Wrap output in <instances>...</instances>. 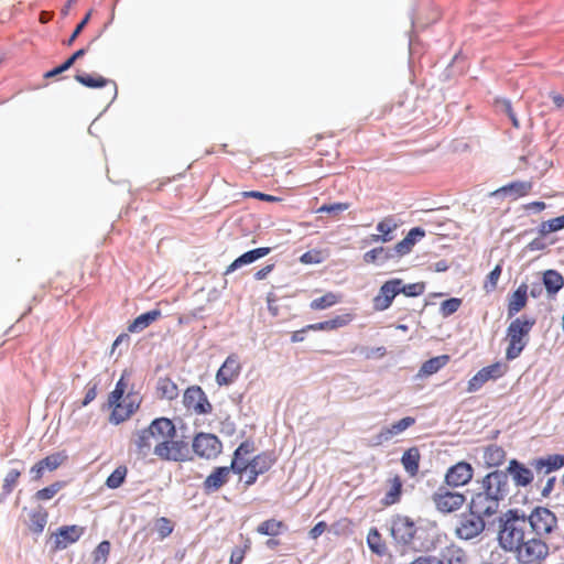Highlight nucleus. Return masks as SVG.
<instances>
[{"mask_svg": "<svg viewBox=\"0 0 564 564\" xmlns=\"http://www.w3.org/2000/svg\"><path fill=\"white\" fill-rule=\"evenodd\" d=\"M47 518L48 514L44 510L32 512L30 516V530L36 534L42 533L47 523Z\"/></svg>", "mask_w": 564, "mask_h": 564, "instance_id": "nucleus-44", "label": "nucleus"}, {"mask_svg": "<svg viewBox=\"0 0 564 564\" xmlns=\"http://www.w3.org/2000/svg\"><path fill=\"white\" fill-rule=\"evenodd\" d=\"M367 544L369 549L377 555L386 554L387 546L377 528H371L367 535Z\"/></svg>", "mask_w": 564, "mask_h": 564, "instance_id": "nucleus-41", "label": "nucleus"}, {"mask_svg": "<svg viewBox=\"0 0 564 564\" xmlns=\"http://www.w3.org/2000/svg\"><path fill=\"white\" fill-rule=\"evenodd\" d=\"M449 361V356L442 355L437 357H433L425 362H423L420 368L419 375L423 377H427L436 373L440 369H442Z\"/></svg>", "mask_w": 564, "mask_h": 564, "instance_id": "nucleus-38", "label": "nucleus"}, {"mask_svg": "<svg viewBox=\"0 0 564 564\" xmlns=\"http://www.w3.org/2000/svg\"><path fill=\"white\" fill-rule=\"evenodd\" d=\"M513 552L522 564H541L549 555V545L540 538H531Z\"/></svg>", "mask_w": 564, "mask_h": 564, "instance_id": "nucleus-8", "label": "nucleus"}, {"mask_svg": "<svg viewBox=\"0 0 564 564\" xmlns=\"http://www.w3.org/2000/svg\"><path fill=\"white\" fill-rule=\"evenodd\" d=\"M162 316V312L159 308L151 310L145 312L138 317H135L129 325L128 332L130 333H140L149 327L152 323L158 321Z\"/></svg>", "mask_w": 564, "mask_h": 564, "instance_id": "nucleus-30", "label": "nucleus"}, {"mask_svg": "<svg viewBox=\"0 0 564 564\" xmlns=\"http://www.w3.org/2000/svg\"><path fill=\"white\" fill-rule=\"evenodd\" d=\"M286 530L283 521L268 519L258 524L256 531L261 535L276 536Z\"/></svg>", "mask_w": 564, "mask_h": 564, "instance_id": "nucleus-36", "label": "nucleus"}, {"mask_svg": "<svg viewBox=\"0 0 564 564\" xmlns=\"http://www.w3.org/2000/svg\"><path fill=\"white\" fill-rule=\"evenodd\" d=\"M250 540L247 539L243 547H235L231 551L229 563L228 564H241L246 553L250 550Z\"/></svg>", "mask_w": 564, "mask_h": 564, "instance_id": "nucleus-53", "label": "nucleus"}, {"mask_svg": "<svg viewBox=\"0 0 564 564\" xmlns=\"http://www.w3.org/2000/svg\"><path fill=\"white\" fill-rule=\"evenodd\" d=\"M402 221L393 215L386 216L378 225L379 235H372L373 241L389 242L393 239L392 232L401 226Z\"/></svg>", "mask_w": 564, "mask_h": 564, "instance_id": "nucleus-24", "label": "nucleus"}, {"mask_svg": "<svg viewBox=\"0 0 564 564\" xmlns=\"http://www.w3.org/2000/svg\"><path fill=\"white\" fill-rule=\"evenodd\" d=\"M270 250V248L262 247L245 252L227 267L225 274H229L242 265L254 262L256 260L267 256Z\"/></svg>", "mask_w": 564, "mask_h": 564, "instance_id": "nucleus-28", "label": "nucleus"}, {"mask_svg": "<svg viewBox=\"0 0 564 564\" xmlns=\"http://www.w3.org/2000/svg\"><path fill=\"white\" fill-rule=\"evenodd\" d=\"M20 476L21 470L19 469H10L7 473L2 484V490L4 495H10L13 491L14 487L19 481Z\"/></svg>", "mask_w": 564, "mask_h": 564, "instance_id": "nucleus-49", "label": "nucleus"}, {"mask_svg": "<svg viewBox=\"0 0 564 564\" xmlns=\"http://www.w3.org/2000/svg\"><path fill=\"white\" fill-rule=\"evenodd\" d=\"M528 285L521 283L508 297L507 314L511 318L521 312L528 303Z\"/></svg>", "mask_w": 564, "mask_h": 564, "instance_id": "nucleus-23", "label": "nucleus"}, {"mask_svg": "<svg viewBox=\"0 0 564 564\" xmlns=\"http://www.w3.org/2000/svg\"><path fill=\"white\" fill-rule=\"evenodd\" d=\"M533 183L531 181H516L501 186L492 195H509L512 199L524 197L531 193Z\"/></svg>", "mask_w": 564, "mask_h": 564, "instance_id": "nucleus-25", "label": "nucleus"}, {"mask_svg": "<svg viewBox=\"0 0 564 564\" xmlns=\"http://www.w3.org/2000/svg\"><path fill=\"white\" fill-rule=\"evenodd\" d=\"M183 404L188 411L195 414H208L213 411L207 395L199 386H191L185 390Z\"/></svg>", "mask_w": 564, "mask_h": 564, "instance_id": "nucleus-12", "label": "nucleus"}, {"mask_svg": "<svg viewBox=\"0 0 564 564\" xmlns=\"http://www.w3.org/2000/svg\"><path fill=\"white\" fill-rule=\"evenodd\" d=\"M319 254V251H307L301 256L300 261L305 264L318 263L321 262Z\"/></svg>", "mask_w": 564, "mask_h": 564, "instance_id": "nucleus-58", "label": "nucleus"}, {"mask_svg": "<svg viewBox=\"0 0 564 564\" xmlns=\"http://www.w3.org/2000/svg\"><path fill=\"white\" fill-rule=\"evenodd\" d=\"M415 419L412 416H405L398 422L391 424L390 426L383 427L380 433L377 435V445L382 444L383 442L390 441L392 437L403 433L406 429L414 425Z\"/></svg>", "mask_w": 564, "mask_h": 564, "instance_id": "nucleus-22", "label": "nucleus"}, {"mask_svg": "<svg viewBox=\"0 0 564 564\" xmlns=\"http://www.w3.org/2000/svg\"><path fill=\"white\" fill-rule=\"evenodd\" d=\"M245 196L246 197L257 198V199L269 202V203H276V202H281L282 200L281 197L269 195V194H264V193L258 192V191L246 192Z\"/></svg>", "mask_w": 564, "mask_h": 564, "instance_id": "nucleus-56", "label": "nucleus"}, {"mask_svg": "<svg viewBox=\"0 0 564 564\" xmlns=\"http://www.w3.org/2000/svg\"><path fill=\"white\" fill-rule=\"evenodd\" d=\"M111 550L109 541H101L94 551V561L96 563H106Z\"/></svg>", "mask_w": 564, "mask_h": 564, "instance_id": "nucleus-51", "label": "nucleus"}, {"mask_svg": "<svg viewBox=\"0 0 564 564\" xmlns=\"http://www.w3.org/2000/svg\"><path fill=\"white\" fill-rule=\"evenodd\" d=\"M84 533L85 528L76 524L58 528L57 531L51 535L52 552L66 549L68 545L77 542Z\"/></svg>", "mask_w": 564, "mask_h": 564, "instance_id": "nucleus-15", "label": "nucleus"}, {"mask_svg": "<svg viewBox=\"0 0 564 564\" xmlns=\"http://www.w3.org/2000/svg\"><path fill=\"white\" fill-rule=\"evenodd\" d=\"M527 520L538 536L549 535L557 528L556 516L545 507L534 508Z\"/></svg>", "mask_w": 564, "mask_h": 564, "instance_id": "nucleus-9", "label": "nucleus"}, {"mask_svg": "<svg viewBox=\"0 0 564 564\" xmlns=\"http://www.w3.org/2000/svg\"><path fill=\"white\" fill-rule=\"evenodd\" d=\"M341 300V294L335 292H326L323 296L314 299L310 303V307L313 311H322L340 303Z\"/></svg>", "mask_w": 564, "mask_h": 564, "instance_id": "nucleus-37", "label": "nucleus"}, {"mask_svg": "<svg viewBox=\"0 0 564 564\" xmlns=\"http://www.w3.org/2000/svg\"><path fill=\"white\" fill-rule=\"evenodd\" d=\"M506 460V452L496 444L489 445L484 452V462L487 467H499Z\"/></svg>", "mask_w": 564, "mask_h": 564, "instance_id": "nucleus-34", "label": "nucleus"}, {"mask_svg": "<svg viewBox=\"0 0 564 564\" xmlns=\"http://www.w3.org/2000/svg\"><path fill=\"white\" fill-rule=\"evenodd\" d=\"M401 283V279H392L381 285L378 295L373 299L376 311H384L391 306L394 297L400 293Z\"/></svg>", "mask_w": 564, "mask_h": 564, "instance_id": "nucleus-19", "label": "nucleus"}, {"mask_svg": "<svg viewBox=\"0 0 564 564\" xmlns=\"http://www.w3.org/2000/svg\"><path fill=\"white\" fill-rule=\"evenodd\" d=\"M128 468L124 465L118 466L106 479V486L110 489L119 488L126 480Z\"/></svg>", "mask_w": 564, "mask_h": 564, "instance_id": "nucleus-43", "label": "nucleus"}, {"mask_svg": "<svg viewBox=\"0 0 564 564\" xmlns=\"http://www.w3.org/2000/svg\"><path fill=\"white\" fill-rule=\"evenodd\" d=\"M420 459L421 455L417 447H411L403 453L401 463L410 476H415L419 473Z\"/></svg>", "mask_w": 564, "mask_h": 564, "instance_id": "nucleus-33", "label": "nucleus"}, {"mask_svg": "<svg viewBox=\"0 0 564 564\" xmlns=\"http://www.w3.org/2000/svg\"><path fill=\"white\" fill-rule=\"evenodd\" d=\"M161 446L155 451L154 455L161 460L167 462H185L189 456L188 444L176 438V433H167Z\"/></svg>", "mask_w": 564, "mask_h": 564, "instance_id": "nucleus-7", "label": "nucleus"}, {"mask_svg": "<svg viewBox=\"0 0 564 564\" xmlns=\"http://www.w3.org/2000/svg\"><path fill=\"white\" fill-rule=\"evenodd\" d=\"M349 206L350 205L348 203L324 204L316 212L337 215L339 213L347 210Z\"/></svg>", "mask_w": 564, "mask_h": 564, "instance_id": "nucleus-54", "label": "nucleus"}, {"mask_svg": "<svg viewBox=\"0 0 564 564\" xmlns=\"http://www.w3.org/2000/svg\"><path fill=\"white\" fill-rule=\"evenodd\" d=\"M327 529V524L324 521H321L316 523L311 530H310V536L313 540H316L319 538Z\"/></svg>", "mask_w": 564, "mask_h": 564, "instance_id": "nucleus-62", "label": "nucleus"}, {"mask_svg": "<svg viewBox=\"0 0 564 564\" xmlns=\"http://www.w3.org/2000/svg\"><path fill=\"white\" fill-rule=\"evenodd\" d=\"M416 532L415 523L408 517L398 516L391 523V535L397 543L410 544Z\"/></svg>", "mask_w": 564, "mask_h": 564, "instance_id": "nucleus-18", "label": "nucleus"}, {"mask_svg": "<svg viewBox=\"0 0 564 564\" xmlns=\"http://www.w3.org/2000/svg\"><path fill=\"white\" fill-rule=\"evenodd\" d=\"M485 528V520L469 512L460 517L455 528V535L460 540H471L482 533Z\"/></svg>", "mask_w": 564, "mask_h": 564, "instance_id": "nucleus-14", "label": "nucleus"}, {"mask_svg": "<svg viewBox=\"0 0 564 564\" xmlns=\"http://www.w3.org/2000/svg\"><path fill=\"white\" fill-rule=\"evenodd\" d=\"M154 528L158 532L160 540L167 538L174 530V523L166 517L158 518L154 522Z\"/></svg>", "mask_w": 564, "mask_h": 564, "instance_id": "nucleus-45", "label": "nucleus"}, {"mask_svg": "<svg viewBox=\"0 0 564 564\" xmlns=\"http://www.w3.org/2000/svg\"><path fill=\"white\" fill-rule=\"evenodd\" d=\"M303 330H332L329 319L306 325Z\"/></svg>", "mask_w": 564, "mask_h": 564, "instance_id": "nucleus-63", "label": "nucleus"}, {"mask_svg": "<svg viewBox=\"0 0 564 564\" xmlns=\"http://www.w3.org/2000/svg\"><path fill=\"white\" fill-rule=\"evenodd\" d=\"M256 451L254 442L251 440L243 441L234 452L231 468L232 473L245 476V485H253L260 475L268 473L275 464V456L271 452H261L252 459L247 456Z\"/></svg>", "mask_w": 564, "mask_h": 564, "instance_id": "nucleus-2", "label": "nucleus"}, {"mask_svg": "<svg viewBox=\"0 0 564 564\" xmlns=\"http://www.w3.org/2000/svg\"><path fill=\"white\" fill-rule=\"evenodd\" d=\"M441 561L444 564H467L468 555L463 547L452 543L443 550Z\"/></svg>", "mask_w": 564, "mask_h": 564, "instance_id": "nucleus-31", "label": "nucleus"}, {"mask_svg": "<svg viewBox=\"0 0 564 564\" xmlns=\"http://www.w3.org/2000/svg\"><path fill=\"white\" fill-rule=\"evenodd\" d=\"M462 306V300L458 297H451L441 303L440 312L443 317H448L456 313Z\"/></svg>", "mask_w": 564, "mask_h": 564, "instance_id": "nucleus-50", "label": "nucleus"}, {"mask_svg": "<svg viewBox=\"0 0 564 564\" xmlns=\"http://www.w3.org/2000/svg\"><path fill=\"white\" fill-rule=\"evenodd\" d=\"M536 473L549 474L564 466V455L554 454L546 457L538 458L532 462Z\"/></svg>", "mask_w": 564, "mask_h": 564, "instance_id": "nucleus-29", "label": "nucleus"}, {"mask_svg": "<svg viewBox=\"0 0 564 564\" xmlns=\"http://www.w3.org/2000/svg\"><path fill=\"white\" fill-rule=\"evenodd\" d=\"M354 317H355L354 314L345 313L341 315H337L334 318H330L329 324H330L332 330L347 326L348 324H350L352 322Z\"/></svg>", "mask_w": 564, "mask_h": 564, "instance_id": "nucleus-55", "label": "nucleus"}, {"mask_svg": "<svg viewBox=\"0 0 564 564\" xmlns=\"http://www.w3.org/2000/svg\"><path fill=\"white\" fill-rule=\"evenodd\" d=\"M176 433V427L172 420L167 417H158L153 420L145 429L138 431L132 440L135 453L141 457H147L161 446L167 433Z\"/></svg>", "mask_w": 564, "mask_h": 564, "instance_id": "nucleus-3", "label": "nucleus"}, {"mask_svg": "<svg viewBox=\"0 0 564 564\" xmlns=\"http://www.w3.org/2000/svg\"><path fill=\"white\" fill-rule=\"evenodd\" d=\"M543 284L550 294H555L563 288L564 279L557 271L547 270L543 274Z\"/></svg>", "mask_w": 564, "mask_h": 564, "instance_id": "nucleus-39", "label": "nucleus"}, {"mask_svg": "<svg viewBox=\"0 0 564 564\" xmlns=\"http://www.w3.org/2000/svg\"><path fill=\"white\" fill-rule=\"evenodd\" d=\"M97 397V386L94 384L93 387L88 388L85 394V398L82 402L83 406L88 405L91 401H94Z\"/></svg>", "mask_w": 564, "mask_h": 564, "instance_id": "nucleus-64", "label": "nucleus"}, {"mask_svg": "<svg viewBox=\"0 0 564 564\" xmlns=\"http://www.w3.org/2000/svg\"><path fill=\"white\" fill-rule=\"evenodd\" d=\"M126 391L123 390H120V389H113L109 395H108V400H107V404L108 406L110 408L111 405L116 404L117 402H119L121 399L124 398L126 395Z\"/></svg>", "mask_w": 564, "mask_h": 564, "instance_id": "nucleus-60", "label": "nucleus"}, {"mask_svg": "<svg viewBox=\"0 0 564 564\" xmlns=\"http://www.w3.org/2000/svg\"><path fill=\"white\" fill-rule=\"evenodd\" d=\"M390 258V254L386 251L383 247H377L364 254V261L368 264L377 263L378 261H387Z\"/></svg>", "mask_w": 564, "mask_h": 564, "instance_id": "nucleus-46", "label": "nucleus"}, {"mask_svg": "<svg viewBox=\"0 0 564 564\" xmlns=\"http://www.w3.org/2000/svg\"><path fill=\"white\" fill-rule=\"evenodd\" d=\"M89 50V45L86 48L77 50L73 55H70L63 64L66 65V68L69 69L75 62L83 57L87 51Z\"/></svg>", "mask_w": 564, "mask_h": 564, "instance_id": "nucleus-61", "label": "nucleus"}, {"mask_svg": "<svg viewBox=\"0 0 564 564\" xmlns=\"http://www.w3.org/2000/svg\"><path fill=\"white\" fill-rule=\"evenodd\" d=\"M432 502L435 509L443 513H454L463 508L466 502V496L459 491H454L451 487L441 486L433 492Z\"/></svg>", "mask_w": 564, "mask_h": 564, "instance_id": "nucleus-6", "label": "nucleus"}, {"mask_svg": "<svg viewBox=\"0 0 564 564\" xmlns=\"http://www.w3.org/2000/svg\"><path fill=\"white\" fill-rule=\"evenodd\" d=\"M232 471L230 466L216 467L210 475L206 477L203 482V488L206 494H212L219 490L229 480L230 473Z\"/></svg>", "mask_w": 564, "mask_h": 564, "instance_id": "nucleus-21", "label": "nucleus"}, {"mask_svg": "<svg viewBox=\"0 0 564 564\" xmlns=\"http://www.w3.org/2000/svg\"><path fill=\"white\" fill-rule=\"evenodd\" d=\"M65 481H55L50 486L37 490L34 495V498L39 501L51 500L57 495L59 490H62L65 487Z\"/></svg>", "mask_w": 564, "mask_h": 564, "instance_id": "nucleus-42", "label": "nucleus"}, {"mask_svg": "<svg viewBox=\"0 0 564 564\" xmlns=\"http://www.w3.org/2000/svg\"><path fill=\"white\" fill-rule=\"evenodd\" d=\"M563 228H564V214L562 216L543 221L540 226V232L542 235H547L550 232L558 231Z\"/></svg>", "mask_w": 564, "mask_h": 564, "instance_id": "nucleus-48", "label": "nucleus"}, {"mask_svg": "<svg viewBox=\"0 0 564 564\" xmlns=\"http://www.w3.org/2000/svg\"><path fill=\"white\" fill-rule=\"evenodd\" d=\"M508 475L502 470H495L481 480V490L476 492L469 502V511L484 518H490L499 510L500 501L508 494Z\"/></svg>", "mask_w": 564, "mask_h": 564, "instance_id": "nucleus-1", "label": "nucleus"}, {"mask_svg": "<svg viewBox=\"0 0 564 564\" xmlns=\"http://www.w3.org/2000/svg\"><path fill=\"white\" fill-rule=\"evenodd\" d=\"M66 459L67 455L64 452L53 453L40 459L30 468L31 479L33 481H40L43 478L45 471L56 470L66 462Z\"/></svg>", "mask_w": 564, "mask_h": 564, "instance_id": "nucleus-17", "label": "nucleus"}, {"mask_svg": "<svg viewBox=\"0 0 564 564\" xmlns=\"http://www.w3.org/2000/svg\"><path fill=\"white\" fill-rule=\"evenodd\" d=\"M141 399L138 393L127 392L123 399L111 405L109 421L112 424H120L131 417L140 406Z\"/></svg>", "mask_w": 564, "mask_h": 564, "instance_id": "nucleus-11", "label": "nucleus"}, {"mask_svg": "<svg viewBox=\"0 0 564 564\" xmlns=\"http://www.w3.org/2000/svg\"><path fill=\"white\" fill-rule=\"evenodd\" d=\"M90 12H88L84 19L77 24V26L75 28L74 32L72 33L70 37L68 39L67 41V45H72L73 42L77 39V36L80 34V32L84 30V28L86 26V24L88 23L89 19H90Z\"/></svg>", "mask_w": 564, "mask_h": 564, "instance_id": "nucleus-57", "label": "nucleus"}, {"mask_svg": "<svg viewBox=\"0 0 564 564\" xmlns=\"http://www.w3.org/2000/svg\"><path fill=\"white\" fill-rule=\"evenodd\" d=\"M425 236V231L420 227L412 228L408 235L394 246V252L399 257L410 253L416 241Z\"/></svg>", "mask_w": 564, "mask_h": 564, "instance_id": "nucleus-27", "label": "nucleus"}, {"mask_svg": "<svg viewBox=\"0 0 564 564\" xmlns=\"http://www.w3.org/2000/svg\"><path fill=\"white\" fill-rule=\"evenodd\" d=\"M389 490L386 492L382 505L388 507L392 506L400 501L401 494H402V480L400 476H394L393 478L389 479Z\"/></svg>", "mask_w": 564, "mask_h": 564, "instance_id": "nucleus-35", "label": "nucleus"}, {"mask_svg": "<svg viewBox=\"0 0 564 564\" xmlns=\"http://www.w3.org/2000/svg\"><path fill=\"white\" fill-rule=\"evenodd\" d=\"M536 319L530 315H521L510 322L506 330V359L514 360L524 350L530 340V333Z\"/></svg>", "mask_w": 564, "mask_h": 564, "instance_id": "nucleus-4", "label": "nucleus"}, {"mask_svg": "<svg viewBox=\"0 0 564 564\" xmlns=\"http://www.w3.org/2000/svg\"><path fill=\"white\" fill-rule=\"evenodd\" d=\"M502 272L501 264H497L486 276L484 282V290L487 293L494 292L497 289L498 281Z\"/></svg>", "mask_w": 564, "mask_h": 564, "instance_id": "nucleus-47", "label": "nucleus"}, {"mask_svg": "<svg viewBox=\"0 0 564 564\" xmlns=\"http://www.w3.org/2000/svg\"><path fill=\"white\" fill-rule=\"evenodd\" d=\"M223 449V444L219 438L209 433H199L194 437L193 451L203 458H216Z\"/></svg>", "mask_w": 564, "mask_h": 564, "instance_id": "nucleus-13", "label": "nucleus"}, {"mask_svg": "<svg viewBox=\"0 0 564 564\" xmlns=\"http://www.w3.org/2000/svg\"><path fill=\"white\" fill-rule=\"evenodd\" d=\"M156 394L160 399L172 401L178 398L180 390L171 378L163 377L158 380Z\"/></svg>", "mask_w": 564, "mask_h": 564, "instance_id": "nucleus-32", "label": "nucleus"}, {"mask_svg": "<svg viewBox=\"0 0 564 564\" xmlns=\"http://www.w3.org/2000/svg\"><path fill=\"white\" fill-rule=\"evenodd\" d=\"M410 564H444L441 558L432 555H422L416 557L413 562Z\"/></svg>", "mask_w": 564, "mask_h": 564, "instance_id": "nucleus-59", "label": "nucleus"}, {"mask_svg": "<svg viewBox=\"0 0 564 564\" xmlns=\"http://www.w3.org/2000/svg\"><path fill=\"white\" fill-rule=\"evenodd\" d=\"M424 291L425 285L422 282L411 283L406 285H402V283L400 284V293H403L406 296H420L424 293Z\"/></svg>", "mask_w": 564, "mask_h": 564, "instance_id": "nucleus-52", "label": "nucleus"}, {"mask_svg": "<svg viewBox=\"0 0 564 564\" xmlns=\"http://www.w3.org/2000/svg\"><path fill=\"white\" fill-rule=\"evenodd\" d=\"M75 79L76 82L88 88H101L105 87L108 83H112L116 87V84L113 82H110L109 79L100 75H90L83 73L75 75Z\"/></svg>", "mask_w": 564, "mask_h": 564, "instance_id": "nucleus-40", "label": "nucleus"}, {"mask_svg": "<svg viewBox=\"0 0 564 564\" xmlns=\"http://www.w3.org/2000/svg\"><path fill=\"white\" fill-rule=\"evenodd\" d=\"M507 470L518 487H527L533 480L532 470L519 463L517 459H511L509 462Z\"/></svg>", "mask_w": 564, "mask_h": 564, "instance_id": "nucleus-26", "label": "nucleus"}, {"mask_svg": "<svg viewBox=\"0 0 564 564\" xmlns=\"http://www.w3.org/2000/svg\"><path fill=\"white\" fill-rule=\"evenodd\" d=\"M474 476L473 466L465 462H458L451 466L444 477V481L447 487L456 488L467 485Z\"/></svg>", "mask_w": 564, "mask_h": 564, "instance_id": "nucleus-16", "label": "nucleus"}, {"mask_svg": "<svg viewBox=\"0 0 564 564\" xmlns=\"http://www.w3.org/2000/svg\"><path fill=\"white\" fill-rule=\"evenodd\" d=\"M527 517L518 510H508L501 519L498 540L501 547L513 552L525 541Z\"/></svg>", "mask_w": 564, "mask_h": 564, "instance_id": "nucleus-5", "label": "nucleus"}, {"mask_svg": "<svg viewBox=\"0 0 564 564\" xmlns=\"http://www.w3.org/2000/svg\"><path fill=\"white\" fill-rule=\"evenodd\" d=\"M241 371V365L237 355H229L216 373V381L219 386L232 383Z\"/></svg>", "mask_w": 564, "mask_h": 564, "instance_id": "nucleus-20", "label": "nucleus"}, {"mask_svg": "<svg viewBox=\"0 0 564 564\" xmlns=\"http://www.w3.org/2000/svg\"><path fill=\"white\" fill-rule=\"evenodd\" d=\"M508 365L501 361H497L481 368L475 376L469 379L467 391L476 392L480 390L488 381H495L502 378L508 372Z\"/></svg>", "mask_w": 564, "mask_h": 564, "instance_id": "nucleus-10", "label": "nucleus"}]
</instances>
